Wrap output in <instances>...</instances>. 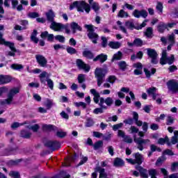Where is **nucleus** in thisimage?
Returning <instances> with one entry per match:
<instances>
[{"label": "nucleus", "mask_w": 178, "mask_h": 178, "mask_svg": "<svg viewBox=\"0 0 178 178\" xmlns=\"http://www.w3.org/2000/svg\"><path fill=\"white\" fill-rule=\"evenodd\" d=\"M90 94L93 95V101L95 104H99L100 108L106 109V106L104 105L106 104L107 106H111L113 104V99L112 97H107L106 99L104 97H101L99 92L97 90L92 88L90 90Z\"/></svg>", "instance_id": "nucleus-1"}, {"label": "nucleus", "mask_w": 178, "mask_h": 178, "mask_svg": "<svg viewBox=\"0 0 178 178\" xmlns=\"http://www.w3.org/2000/svg\"><path fill=\"white\" fill-rule=\"evenodd\" d=\"M20 92V87H14L10 89L8 98L1 102V105H13V97Z\"/></svg>", "instance_id": "nucleus-2"}, {"label": "nucleus", "mask_w": 178, "mask_h": 178, "mask_svg": "<svg viewBox=\"0 0 178 178\" xmlns=\"http://www.w3.org/2000/svg\"><path fill=\"white\" fill-rule=\"evenodd\" d=\"M74 8H77L78 12H86L87 13H90V10H91V7L88 3H85L84 1H74L70 6V10H73Z\"/></svg>", "instance_id": "nucleus-3"}, {"label": "nucleus", "mask_w": 178, "mask_h": 178, "mask_svg": "<svg viewBox=\"0 0 178 178\" xmlns=\"http://www.w3.org/2000/svg\"><path fill=\"white\" fill-rule=\"evenodd\" d=\"M175 62V55H168L166 50H163L161 58H160V65H172Z\"/></svg>", "instance_id": "nucleus-4"}, {"label": "nucleus", "mask_w": 178, "mask_h": 178, "mask_svg": "<svg viewBox=\"0 0 178 178\" xmlns=\"http://www.w3.org/2000/svg\"><path fill=\"white\" fill-rule=\"evenodd\" d=\"M106 73H108V70L104 68H99V67L96 68L95 71V76L97 79L98 87H101V86L104 83V79L105 78Z\"/></svg>", "instance_id": "nucleus-5"}, {"label": "nucleus", "mask_w": 178, "mask_h": 178, "mask_svg": "<svg viewBox=\"0 0 178 178\" xmlns=\"http://www.w3.org/2000/svg\"><path fill=\"white\" fill-rule=\"evenodd\" d=\"M84 27L88 31V37L91 40L93 44H97L98 40V35L94 32V26L91 24H85Z\"/></svg>", "instance_id": "nucleus-6"}, {"label": "nucleus", "mask_w": 178, "mask_h": 178, "mask_svg": "<svg viewBox=\"0 0 178 178\" xmlns=\"http://www.w3.org/2000/svg\"><path fill=\"white\" fill-rule=\"evenodd\" d=\"M134 143H136L138 145V149L139 151H143L144 148H146L147 145L151 143V140L149 139H143L141 138H137V136H134Z\"/></svg>", "instance_id": "nucleus-7"}, {"label": "nucleus", "mask_w": 178, "mask_h": 178, "mask_svg": "<svg viewBox=\"0 0 178 178\" xmlns=\"http://www.w3.org/2000/svg\"><path fill=\"white\" fill-rule=\"evenodd\" d=\"M157 89L156 88H149L147 90V92L148 95H151L153 99H156V97H158V99H156V104H162V96L160 94L156 93Z\"/></svg>", "instance_id": "nucleus-8"}, {"label": "nucleus", "mask_w": 178, "mask_h": 178, "mask_svg": "<svg viewBox=\"0 0 178 178\" xmlns=\"http://www.w3.org/2000/svg\"><path fill=\"white\" fill-rule=\"evenodd\" d=\"M147 53L149 58H152V63L156 65V63H158V53H156V51H155V49L148 48L147 49Z\"/></svg>", "instance_id": "nucleus-9"}, {"label": "nucleus", "mask_w": 178, "mask_h": 178, "mask_svg": "<svg viewBox=\"0 0 178 178\" xmlns=\"http://www.w3.org/2000/svg\"><path fill=\"white\" fill-rule=\"evenodd\" d=\"M168 88L172 92H178V82L177 81L172 79L169 81L167 83Z\"/></svg>", "instance_id": "nucleus-10"}, {"label": "nucleus", "mask_w": 178, "mask_h": 178, "mask_svg": "<svg viewBox=\"0 0 178 178\" xmlns=\"http://www.w3.org/2000/svg\"><path fill=\"white\" fill-rule=\"evenodd\" d=\"M99 172V178H106L107 175L105 173V169L97 167L95 169V172L92 173V178H96L97 177V172Z\"/></svg>", "instance_id": "nucleus-11"}, {"label": "nucleus", "mask_w": 178, "mask_h": 178, "mask_svg": "<svg viewBox=\"0 0 178 178\" xmlns=\"http://www.w3.org/2000/svg\"><path fill=\"white\" fill-rule=\"evenodd\" d=\"M35 58L38 65H40V66H41L42 67H45L47 66V64L48 63V60H47V58H45L44 56L37 54L35 56Z\"/></svg>", "instance_id": "nucleus-12"}, {"label": "nucleus", "mask_w": 178, "mask_h": 178, "mask_svg": "<svg viewBox=\"0 0 178 178\" xmlns=\"http://www.w3.org/2000/svg\"><path fill=\"white\" fill-rule=\"evenodd\" d=\"M133 16L134 17H136L137 19H140V17H147L148 16V13L145 10H135L133 13Z\"/></svg>", "instance_id": "nucleus-13"}, {"label": "nucleus", "mask_w": 178, "mask_h": 178, "mask_svg": "<svg viewBox=\"0 0 178 178\" xmlns=\"http://www.w3.org/2000/svg\"><path fill=\"white\" fill-rule=\"evenodd\" d=\"M50 29L54 31H63V24L58 23L54 21L51 25Z\"/></svg>", "instance_id": "nucleus-14"}, {"label": "nucleus", "mask_w": 178, "mask_h": 178, "mask_svg": "<svg viewBox=\"0 0 178 178\" xmlns=\"http://www.w3.org/2000/svg\"><path fill=\"white\" fill-rule=\"evenodd\" d=\"M76 65L78 67H79V69L84 70V72H86V73H88V72H90V69H91V67H90V65L84 63V62H83V60H77Z\"/></svg>", "instance_id": "nucleus-15"}, {"label": "nucleus", "mask_w": 178, "mask_h": 178, "mask_svg": "<svg viewBox=\"0 0 178 178\" xmlns=\"http://www.w3.org/2000/svg\"><path fill=\"white\" fill-rule=\"evenodd\" d=\"M0 44L2 45H6V47H9L10 49L13 52H19V50L16 49V47H15V43L10 42H6L5 39H1L0 40Z\"/></svg>", "instance_id": "nucleus-16"}, {"label": "nucleus", "mask_w": 178, "mask_h": 178, "mask_svg": "<svg viewBox=\"0 0 178 178\" xmlns=\"http://www.w3.org/2000/svg\"><path fill=\"white\" fill-rule=\"evenodd\" d=\"M45 15L47 22H49V23L55 22V13H54V10H49Z\"/></svg>", "instance_id": "nucleus-17"}, {"label": "nucleus", "mask_w": 178, "mask_h": 178, "mask_svg": "<svg viewBox=\"0 0 178 178\" xmlns=\"http://www.w3.org/2000/svg\"><path fill=\"white\" fill-rule=\"evenodd\" d=\"M10 3H12L13 9H16V7L17 6V3H19L17 0H5L4 6H6V8H10Z\"/></svg>", "instance_id": "nucleus-18"}, {"label": "nucleus", "mask_w": 178, "mask_h": 178, "mask_svg": "<svg viewBox=\"0 0 178 178\" xmlns=\"http://www.w3.org/2000/svg\"><path fill=\"white\" fill-rule=\"evenodd\" d=\"M12 81V77L10 76L0 75V84H6Z\"/></svg>", "instance_id": "nucleus-19"}, {"label": "nucleus", "mask_w": 178, "mask_h": 178, "mask_svg": "<svg viewBox=\"0 0 178 178\" xmlns=\"http://www.w3.org/2000/svg\"><path fill=\"white\" fill-rule=\"evenodd\" d=\"M42 129H43L44 131H52L58 130V127L52 124H43Z\"/></svg>", "instance_id": "nucleus-20"}, {"label": "nucleus", "mask_w": 178, "mask_h": 178, "mask_svg": "<svg viewBox=\"0 0 178 178\" xmlns=\"http://www.w3.org/2000/svg\"><path fill=\"white\" fill-rule=\"evenodd\" d=\"M137 170L139 171L140 177L142 178H148V170L143 168V167H138Z\"/></svg>", "instance_id": "nucleus-21"}, {"label": "nucleus", "mask_w": 178, "mask_h": 178, "mask_svg": "<svg viewBox=\"0 0 178 178\" xmlns=\"http://www.w3.org/2000/svg\"><path fill=\"white\" fill-rule=\"evenodd\" d=\"M106 59H108V56L105 55L104 54H102L96 56L93 59V60H94V62H97V60H99V62H101V63H104V62H105L106 60Z\"/></svg>", "instance_id": "nucleus-22"}, {"label": "nucleus", "mask_w": 178, "mask_h": 178, "mask_svg": "<svg viewBox=\"0 0 178 178\" xmlns=\"http://www.w3.org/2000/svg\"><path fill=\"white\" fill-rule=\"evenodd\" d=\"M135 156V163L138 165H141L143 163V161L144 160V158L143 157V155L140 154V153H136L134 154Z\"/></svg>", "instance_id": "nucleus-23"}, {"label": "nucleus", "mask_w": 178, "mask_h": 178, "mask_svg": "<svg viewBox=\"0 0 178 178\" xmlns=\"http://www.w3.org/2000/svg\"><path fill=\"white\" fill-rule=\"evenodd\" d=\"M70 27L73 34L76 33V30H79V31H81V28L80 26H79L78 23H76V22L71 23Z\"/></svg>", "instance_id": "nucleus-24"}, {"label": "nucleus", "mask_w": 178, "mask_h": 178, "mask_svg": "<svg viewBox=\"0 0 178 178\" xmlns=\"http://www.w3.org/2000/svg\"><path fill=\"white\" fill-rule=\"evenodd\" d=\"M122 44L119 42H110L108 43V47H110V48H112V49H118L120 48Z\"/></svg>", "instance_id": "nucleus-25"}, {"label": "nucleus", "mask_w": 178, "mask_h": 178, "mask_svg": "<svg viewBox=\"0 0 178 178\" xmlns=\"http://www.w3.org/2000/svg\"><path fill=\"white\" fill-rule=\"evenodd\" d=\"M168 41H170L171 44L168 46V50L170 51V49H172V46L175 44V33H172L168 36Z\"/></svg>", "instance_id": "nucleus-26"}, {"label": "nucleus", "mask_w": 178, "mask_h": 178, "mask_svg": "<svg viewBox=\"0 0 178 178\" xmlns=\"http://www.w3.org/2000/svg\"><path fill=\"white\" fill-rule=\"evenodd\" d=\"M144 72L146 77H147V79H149V77H151V74H155V73L156 72V70L155 68H152V72H150L147 68H144Z\"/></svg>", "instance_id": "nucleus-27"}, {"label": "nucleus", "mask_w": 178, "mask_h": 178, "mask_svg": "<svg viewBox=\"0 0 178 178\" xmlns=\"http://www.w3.org/2000/svg\"><path fill=\"white\" fill-rule=\"evenodd\" d=\"M58 144L59 143L56 141H49L46 143V145L52 149H56V147L58 145Z\"/></svg>", "instance_id": "nucleus-28"}, {"label": "nucleus", "mask_w": 178, "mask_h": 178, "mask_svg": "<svg viewBox=\"0 0 178 178\" xmlns=\"http://www.w3.org/2000/svg\"><path fill=\"white\" fill-rule=\"evenodd\" d=\"M44 105V106H46V108H47V109H51V108H52V106H54V100L47 99Z\"/></svg>", "instance_id": "nucleus-29"}, {"label": "nucleus", "mask_w": 178, "mask_h": 178, "mask_svg": "<svg viewBox=\"0 0 178 178\" xmlns=\"http://www.w3.org/2000/svg\"><path fill=\"white\" fill-rule=\"evenodd\" d=\"M83 56L88 59H92L94 58V54L90 51L85 50L83 52Z\"/></svg>", "instance_id": "nucleus-30"}, {"label": "nucleus", "mask_w": 178, "mask_h": 178, "mask_svg": "<svg viewBox=\"0 0 178 178\" xmlns=\"http://www.w3.org/2000/svg\"><path fill=\"white\" fill-rule=\"evenodd\" d=\"M169 141V138L166 137L165 138H159V140H158V143L159 144H161V145H163V144H165V143H167V145L168 146H170L171 144H170V142H168Z\"/></svg>", "instance_id": "nucleus-31"}, {"label": "nucleus", "mask_w": 178, "mask_h": 178, "mask_svg": "<svg viewBox=\"0 0 178 178\" xmlns=\"http://www.w3.org/2000/svg\"><path fill=\"white\" fill-rule=\"evenodd\" d=\"M124 165V161L122 159L116 158L114 160V166H123Z\"/></svg>", "instance_id": "nucleus-32"}, {"label": "nucleus", "mask_w": 178, "mask_h": 178, "mask_svg": "<svg viewBox=\"0 0 178 178\" xmlns=\"http://www.w3.org/2000/svg\"><path fill=\"white\" fill-rule=\"evenodd\" d=\"M154 30L152 27H149L146 29V31L145 32V35L147 37V38H152V33Z\"/></svg>", "instance_id": "nucleus-33"}, {"label": "nucleus", "mask_w": 178, "mask_h": 178, "mask_svg": "<svg viewBox=\"0 0 178 178\" xmlns=\"http://www.w3.org/2000/svg\"><path fill=\"white\" fill-rule=\"evenodd\" d=\"M31 41L35 42V44L38 43V38H37V31H35V30L33 31V32L32 33L31 36Z\"/></svg>", "instance_id": "nucleus-34"}, {"label": "nucleus", "mask_w": 178, "mask_h": 178, "mask_svg": "<svg viewBox=\"0 0 178 178\" xmlns=\"http://www.w3.org/2000/svg\"><path fill=\"white\" fill-rule=\"evenodd\" d=\"M178 140V131H174V136L171 139V144H177Z\"/></svg>", "instance_id": "nucleus-35"}, {"label": "nucleus", "mask_w": 178, "mask_h": 178, "mask_svg": "<svg viewBox=\"0 0 178 178\" xmlns=\"http://www.w3.org/2000/svg\"><path fill=\"white\" fill-rule=\"evenodd\" d=\"M21 136L24 138H30L31 134L29 131L24 130L21 131Z\"/></svg>", "instance_id": "nucleus-36"}, {"label": "nucleus", "mask_w": 178, "mask_h": 178, "mask_svg": "<svg viewBox=\"0 0 178 178\" xmlns=\"http://www.w3.org/2000/svg\"><path fill=\"white\" fill-rule=\"evenodd\" d=\"M11 69H13V70H18L20 71L22 69H24V67L21 64H13L10 66Z\"/></svg>", "instance_id": "nucleus-37"}, {"label": "nucleus", "mask_w": 178, "mask_h": 178, "mask_svg": "<svg viewBox=\"0 0 178 178\" xmlns=\"http://www.w3.org/2000/svg\"><path fill=\"white\" fill-rule=\"evenodd\" d=\"M166 161V158L164 156H161L159 158L156 162V166H161L163 162Z\"/></svg>", "instance_id": "nucleus-38"}, {"label": "nucleus", "mask_w": 178, "mask_h": 178, "mask_svg": "<svg viewBox=\"0 0 178 178\" xmlns=\"http://www.w3.org/2000/svg\"><path fill=\"white\" fill-rule=\"evenodd\" d=\"M148 173L149 176H151V178H156V175H158V171H156V169H150L148 171Z\"/></svg>", "instance_id": "nucleus-39"}, {"label": "nucleus", "mask_w": 178, "mask_h": 178, "mask_svg": "<svg viewBox=\"0 0 178 178\" xmlns=\"http://www.w3.org/2000/svg\"><path fill=\"white\" fill-rule=\"evenodd\" d=\"M118 17H129V13L124 11V10H120L118 14Z\"/></svg>", "instance_id": "nucleus-40"}, {"label": "nucleus", "mask_w": 178, "mask_h": 178, "mask_svg": "<svg viewBox=\"0 0 178 178\" xmlns=\"http://www.w3.org/2000/svg\"><path fill=\"white\" fill-rule=\"evenodd\" d=\"M166 29H168V26L163 23H161L158 26V31H159V33H163Z\"/></svg>", "instance_id": "nucleus-41"}, {"label": "nucleus", "mask_w": 178, "mask_h": 178, "mask_svg": "<svg viewBox=\"0 0 178 178\" xmlns=\"http://www.w3.org/2000/svg\"><path fill=\"white\" fill-rule=\"evenodd\" d=\"M66 51L67 54H70V55H74V54H77V50L76 49L72 47H67L66 48Z\"/></svg>", "instance_id": "nucleus-42"}, {"label": "nucleus", "mask_w": 178, "mask_h": 178, "mask_svg": "<svg viewBox=\"0 0 178 178\" xmlns=\"http://www.w3.org/2000/svg\"><path fill=\"white\" fill-rule=\"evenodd\" d=\"M56 136L57 137H59V138H64V137L67 136V133L66 131H63V130H60L57 131Z\"/></svg>", "instance_id": "nucleus-43"}, {"label": "nucleus", "mask_w": 178, "mask_h": 178, "mask_svg": "<svg viewBox=\"0 0 178 178\" xmlns=\"http://www.w3.org/2000/svg\"><path fill=\"white\" fill-rule=\"evenodd\" d=\"M29 122H25L24 123H19V122H13L11 124V129H17V127H20V126H23V124H28Z\"/></svg>", "instance_id": "nucleus-44"}, {"label": "nucleus", "mask_w": 178, "mask_h": 178, "mask_svg": "<svg viewBox=\"0 0 178 178\" xmlns=\"http://www.w3.org/2000/svg\"><path fill=\"white\" fill-rule=\"evenodd\" d=\"M74 105L75 106H76V108H80V106H81V108H83V109H86V108H87V104L81 102H74Z\"/></svg>", "instance_id": "nucleus-45"}, {"label": "nucleus", "mask_w": 178, "mask_h": 178, "mask_svg": "<svg viewBox=\"0 0 178 178\" xmlns=\"http://www.w3.org/2000/svg\"><path fill=\"white\" fill-rule=\"evenodd\" d=\"M122 59V52L118 51L113 56L112 60H120Z\"/></svg>", "instance_id": "nucleus-46"}, {"label": "nucleus", "mask_w": 178, "mask_h": 178, "mask_svg": "<svg viewBox=\"0 0 178 178\" xmlns=\"http://www.w3.org/2000/svg\"><path fill=\"white\" fill-rule=\"evenodd\" d=\"M45 77H48V72H42L40 74V79L41 83H45V80L44 79H45Z\"/></svg>", "instance_id": "nucleus-47"}, {"label": "nucleus", "mask_w": 178, "mask_h": 178, "mask_svg": "<svg viewBox=\"0 0 178 178\" xmlns=\"http://www.w3.org/2000/svg\"><path fill=\"white\" fill-rule=\"evenodd\" d=\"M117 24H118V26H119V28L121 30V31H122V33H124V34H127V30H126V28H124V26H123L122 22L118 21Z\"/></svg>", "instance_id": "nucleus-48"}, {"label": "nucleus", "mask_w": 178, "mask_h": 178, "mask_svg": "<svg viewBox=\"0 0 178 178\" xmlns=\"http://www.w3.org/2000/svg\"><path fill=\"white\" fill-rule=\"evenodd\" d=\"M27 128L29 129V130H32L34 132H37V131H38V130L40 129V125L36 124L33 126H28Z\"/></svg>", "instance_id": "nucleus-49"}, {"label": "nucleus", "mask_w": 178, "mask_h": 178, "mask_svg": "<svg viewBox=\"0 0 178 178\" xmlns=\"http://www.w3.org/2000/svg\"><path fill=\"white\" fill-rule=\"evenodd\" d=\"M125 26L127 29H134V23L133 22V19L126 22Z\"/></svg>", "instance_id": "nucleus-50"}, {"label": "nucleus", "mask_w": 178, "mask_h": 178, "mask_svg": "<svg viewBox=\"0 0 178 178\" xmlns=\"http://www.w3.org/2000/svg\"><path fill=\"white\" fill-rule=\"evenodd\" d=\"M90 6L95 12H98V10H99V4H98V3L93 2L92 4H90Z\"/></svg>", "instance_id": "nucleus-51"}, {"label": "nucleus", "mask_w": 178, "mask_h": 178, "mask_svg": "<svg viewBox=\"0 0 178 178\" xmlns=\"http://www.w3.org/2000/svg\"><path fill=\"white\" fill-rule=\"evenodd\" d=\"M106 81L108 83H110V84H113L115 83V81H116V76H115L113 75L109 76L107 78Z\"/></svg>", "instance_id": "nucleus-52"}, {"label": "nucleus", "mask_w": 178, "mask_h": 178, "mask_svg": "<svg viewBox=\"0 0 178 178\" xmlns=\"http://www.w3.org/2000/svg\"><path fill=\"white\" fill-rule=\"evenodd\" d=\"M104 145V142H102V140H99L96 142L94 144V148L95 149H99V148H101V147H102Z\"/></svg>", "instance_id": "nucleus-53"}, {"label": "nucleus", "mask_w": 178, "mask_h": 178, "mask_svg": "<svg viewBox=\"0 0 178 178\" xmlns=\"http://www.w3.org/2000/svg\"><path fill=\"white\" fill-rule=\"evenodd\" d=\"M86 127H91V126H94V120L92 118H88L86 122Z\"/></svg>", "instance_id": "nucleus-54"}, {"label": "nucleus", "mask_w": 178, "mask_h": 178, "mask_svg": "<svg viewBox=\"0 0 178 178\" xmlns=\"http://www.w3.org/2000/svg\"><path fill=\"white\" fill-rule=\"evenodd\" d=\"M9 175L10 176V177L20 178V174H19V172H17L16 171L10 172Z\"/></svg>", "instance_id": "nucleus-55"}, {"label": "nucleus", "mask_w": 178, "mask_h": 178, "mask_svg": "<svg viewBox=\"0 0 178 178\" xmlns=\"http://www.w3.org/2000/svg\"><path fill=\"white\" fill-rule=\"evenodd\" d=\"M134 44L136 45V47H142L143 40L140 38L135 39L134 41Z\"/></svg>", "instance_id": "nucleus-56"}, {"label": "nucleus", "mask_w": 178, "mask_h": 178, "mask_svg": "<svg viewBox=\"0 0 178 178\" xmlns=\"http://www.w3.org/2000/svg\"><path fill=\"white\" fill-rule=\"evenodd\" d=\"M167 122H166V124L168 126H170V124H173V122L175 120V118H173V117L170 116V115H168L167 117Z\"/></svg>", "instance_id": "nucleus-57"}, {"label": "nucleus", "mask_w": 178, "mask_h": 178, "mask_svg": "<svg viewBox=\"0 0 178 178\" xmlns=\"http://www.w3.org/2000/svg\"><path fill=\"white\" fill-rule=\"evenodd\" d=\"M83 81H86V75L81 74L78 76V83L81 84Z\"/></svg>", "instance_id": "nucleus-58"}, {"label": "nucleus", "mask_w": 178, "mask_h": 178, "mask_svg": "<svg viewBox=\"0 0 178 178\" xmlns=\"http://www.w3.org/2000/svg\"><path fill=\"white\" fill-rule=\"evenodd\" d=\"M28 17H29L31 19H35V17H40V14H38V13H35V12L29 13L28 14Z\"/></svg>", "instance_id": "nucleus-59"}, {"label": "nucleus", "mask_w": 178, "mask_h": 178, "mask_svg": "<svg viewBox=\"0 0 178 178\" xmlns=\"http://www.w3.org/2000/svg\"><path fill=\"white\" fill-rule=\"evenodd\" d=\"M118 66L121 70H125L127 67V64H126V62L124 61H121L118 63Z\"/></svg>", "instance_id": "nucleus-60"}, {"label": "nucleus", "mask_w": 178, "mask_h": 178, "mask_svg": "<svg viewBox=\"0 0 178 178\" xmlns=\"http://www.w3.org/2000/svg\"><path fill=\"white\" fill-rule=\"evenodd\" d=\"M124 143H127L128 144H131L133 143V138L130 137L129 136L125 135L124 137Z\"/></svg>", "instance_id": "nucleus-61"}, {"label": "nucleus", "mask_w": 178, "mask_h": 178, "mask_svg": "<svg viewBox=\"0 0 178 178\" xmlns=\"http://www.w3.org/2000/svg\"><path fill=\"white\" fill-rule=\"evenodd\" d=\"M56 40H57V41H59V42H65V38H64L63 35H58L55 36Z\"/></svg>", "instance_id": "nucleus-62"}, {"label": "nucleus", "mask_w": 178, "mask_h": 178, "mask_svg": "<svg viewBox=\"0 0 178 178\" xmlns=\"http://www.w3.org/2000/svg\"><path fill=\"white\" fill-rule=\"evenodd\" d=\"M47 86L50 88V90H54V81H51V79H47Z\"/></svg>", "instance_id": "nucleus-63"}, {"label": "nucleus", "mask_w": 178, "mask_h": 178, "mask_svg": "<svg viewBox=\"0 0 178 178\" xmlns=\"http://www.w3.org/2000/svg\"><path fill=\"white\" fill-rule=\"evenodd\" d=\"M131 134H136L138 132V129L134 126H131L129 129Z\"/></svg>", "instance_id": "nucleus-64"}]
</instances>
